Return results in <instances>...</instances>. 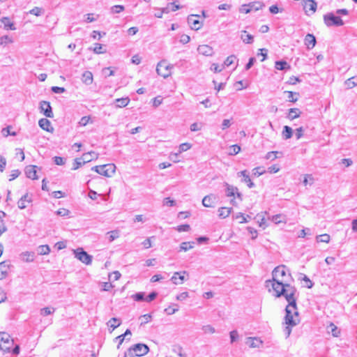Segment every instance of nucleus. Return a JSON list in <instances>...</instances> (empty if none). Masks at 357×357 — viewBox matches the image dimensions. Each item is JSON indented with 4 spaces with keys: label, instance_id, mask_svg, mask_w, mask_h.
Listing matches in <instances>:
<instances>
[{
    "label": "nucleus",
    "instance_id": "obj_1",
    "mask_svg": "<svg viewBox=\"0 0 357 357\" xmlns=\"http://www.w3.org/2000/svg\"><path fill=\"white\" fill-rule=\"evenodd\" d=\"M289 280L275 281V280H268L266 281V287L268 291H273L275 297L284 296L288 305L286 306L284 317V324L287 325L284 328V333L286 337H289L291 333V328L300 323L299 314L296 305L297 289L295 287L289 284Z\"/></svg>",
    "mask_w": 357,
    "mask_h": 357
},
{
    "label": "nucleus",
    "instance_id": "obj_2",
    "mask_svg": "<svg viewBox=\"0 0 357 357\" xmlns=\"http://www.w3.org/2000/svg\"><path fill=\"white\" fill-rule=\"evenodd\" d=\"M149 351V347L142 343H138L136 344H134L132 347H131L128 351V353H125V357H133L134 355L137 356H143L146 354H147Z\"/></svg>",
    "mask_w": 357,
    "mask_h": 357
},
{
    "label": "nucleus",
    "instance_id": "obj_3",
    "mask_svg": "<svg viewBox=\"0 0 357 357\" xmlns=\"http://www.w3.org/2000/svg\"><path fill=\"white\" fill-rule=\"evenodd\" d=\"M91 170L106 177H112L116 172V166L114 164H106L93 167Z\"/></svg>",
    "mask_w": 357,
    "mask_h": 357
},
{
    "label": "nucleus",
    "instance_id": "obj_4",
    "mask_svg": "<svg viewBox=\"0 0 357 357\" xmlns=\"http://www.w3.org/2000/svg\"><path fill=\"white\" fill-rule=\"evenodd\" d=\"M286 269L287 267L284 265L275 267L272 272L273 279L275 281L289 280L287 278L293 280L290 273L287 274Z\"/></svg>",
    "mask_w": 357,
    "mask_h": 357
},
{
    "label": "nucleus",
    "instance_id": "obj_5",
    "mask_svg": "<svg viewBox=\"0 0 357 357\" xmlns=\"http://www.w3.org/2000/svg\"><path fill=\"white\" fill-rule=\"evenodd\" d=\"M173 67V65L167 63V61L162 60L157 65L156 72L164 78H167L172 75Z\"/></svg>",
    "mask_w": 357,
    "mask_h": 357
},
{
    "label": "nucleus",
    "instance_id": "obj_6",
    "mask_svg": "<svg viewBox=\"0 0 357 357\" xmlns=\"http://www.w3.org/2000/svg\"><path fill=\"white\" fill-rule=\"evenodd\" d=\"M13 344V340L10 339L9 334L0 332V349L4 352H9Z\"/></svg>",
    "mask_w": 357,
    "mask_h": 357
},
{
    "label": "nucleus",
    "instance_id": "obj_7",
    "mask_svg": "<svg viewBox=\"0 0 357 357\" xmlns=\"http://www.w3.org/2000/svg\"><path fill=\"white\" fill-rule=\"evenodd\" d=\"M324 22L327 26H340L344 24L343 20L339 16H335L333 13L324 15Z\"/></svg>",
    "mask_w": 357,
    "mask_h": 357
},
{
    "label": "nucleus",
    "instance_id": "obj_8",
    "mask_svg": "<svg viewBox=\"0 0 357 357\" xmlns=\"http://www.w3.org/2000/svg\"><path fill=\"white\" fill-rule=\"evenodd\" d=\"M75 257L86 265H90L92 262L93 257L85 252L83 248H79L73 250Z\"/></svg>",
    "mask_w": 357,
    "mask_h": 357
},
{
    "label": "nucleus",
    "instance_id": "obj_9",
    "mask_svg": "<svg viewBox=\"0 0 357 357\" xmlns=\"http://www.w3.org/2000/svg\"><path fill=\"white\" fill-rule=\"evenodd\" d=\"M303 6L305 14L311 15L315 13L317 4L314 0H303Z\"/></svg>",
    "mask_w": 357,
    "mask_h": 357
},
{
    "label": "nucleus",
    "instance_id": "obj_10",
    "mask_svg": "<svg viewBox=\"0 0 357 357\" xmlns=\"http://www.w3.org/2000/svg\"><path fill=\"white\" fill-rule=\"evenodd\" d=\"M40 110L46 117L53 118L54 114L50 102L41 101L40 102Z\"/></svg>",
    "mask_w": 357,
    "mask_h": 357
},
{
    "label": "nucleus",
    "instance_id": "obj_11",
    "mask_svg": "<svg viewBox=\"0 0 357 357\" xmlns=\"http://www.w3.org/2000/svg\"><path fill=\"white\" fill-rule=\"evenodd\" d=\"M247 346L252 349H260L263 347V341L259 337H247Z\"/></svg>",
    "mask_w": 357,
    "mask_h": 357
},
{
    "label": "nucleus",
    "instance_id": "obj_12",
    "mask_svg": "<svg viewBox=\"0 0 357 357\" xmlns=\"http://www.w3.org/2000/svg\"><path fill=\"white\" fill-rule=\"evenodd\" d=\"M188 274L187 271H183L182 272H175L171 278V281L174 284H181L185 280L184 275Z\"/></svg>",
    "mask_w": 357,
    "mask_h": 357
},
{
    "label": "nucleus",
    "instance_id": "obj_13",
    "mask_svg": "<svg viewBox=\"0 0 357 357\" xmlns=\"http://www.w3.org/2000/svg\"><path fill=\"white\" fill-rule=\"evenodd\" d=\"M199 16L197 15H190L188 17V22L190 24L192 29L199 30L201 28V22L195 19V17H199Z\"/></svg>",
    "mask_w": 357,
    "mask_h": 357
},
{
    "label": "nucleus",
    "instance_id": "obj_14",
    "mask_svg": "<svg viewBox=\"0 0 357 357\" xmlns=\"http://www.w3.org/2000/svg\"><path fill=\"white\" fill-rule=\"evenodd\" d=\"M217 197L215 195L211 194L205 196L202 199V204L205 207H214Z\"/></svg>",
    "mask_w": 357,
    "mask_h": 357
},
{
    "label": "nucleus",
    "instance_id": "obj_15",
    "mask_svg": "<svg viewBox=\"0 0 357 357\" xmlns=\"http://www.w3.org/2000/svg\"><path fill=\"white\" fill-rule=\"evenodd\" d=\"M31 195L26 193L17 202V206L20 209H24L26 207V204L31 203Z\"/></svg>",
    "mask_w": 357,
    "mask_h": 357
},
{
    "label": "nucleus",
    "instance_id": "obj_16",
    "mask_svg": "<svg viewBox=\"0 0 357 357\" xmlns=\"http://www.w3.org/2000/svg\"><path fill=\"white\" fill-rule=\"evenodd\" d=\"M226 188V195L227 197H235L236 195L237 197H238L241 200H242L241 194L238 192L237 188L230 185L228 183H225Z\"/></svg>",
    "mask_w": 357,
    "mask_h": 357
},
{
    "label": "nucleus",
    "instance_id": "obj_17",
    "mask_svg": "<svg viewBox=\"0 0 357 357\" xmlns=\"http://www.w3.org/2000/svg\"><path fill=\"white\" fill-rule=\"evenodd\" d=\"M305 45L308 50L312 49L316 45V38L313 34L307 33L304 39Z\"/></svg>",
    "mask_w": 357,
    "mask_h": 357
},
{
    "label": "nucleus",
    "instance_id": "obj_18",
    "mask_svg": "<svg viewBox=\"0 0 357 357\" xmlns=\"http://www.w3.org/2000/svg\"><path fill=\"white\" fill-rule=\"evenodd\" d=\"M36 167H37L34 166V165H29L26 167L25 174L29 178H31L33 180L38 179V176L36 175Z\"/></svg>",
    "mask_w": 357,
    "mask_h": 357
},
{
    "label": "nucleus",
    "instance_id": "obj_19",
    "mask_svg": "<svg viewBox=\"0 0 357 357\" xmlns=\"http://www.w3.org/2000/svg\"><path fill=\"white\" fill-rule=\"evenodd\" d=\"M39 126L44 130L52 132L54 128L51 126L50 121L47 119H41L38 121Z\"/></svg>",
    "mask_w": 357,
    "mask_h": 357
},
{
    "label": "nucleus",
    "instance_id": "obj_20",
    "mask_svg": "<svg viewBox=\"0 0 357 357\" xmlns=\"http://www.w3.org/2000/svg\"><path fill=\"white\" fill-rule=\"evenodd\" d=\"M10 268V264L8 261H3L0 263V280L5 278L8 273Z\"/></svg>",
    "mask_w": 357,
    "mask_h": 357
},
{
    "label": "nucleus",
    "instance_id": "obj_21",
    "mask_svg": "<svg viewBox=\"0 0 357 357\" xmlns=\"http://www.w3.org/2000/svg\"><path fill=\"white\" fill-rule=\"evenodd\" d=\"M197 51L200 54L204 56H211L213 53L212 47L207 45H199L197 48Z\"/></svg>",
    "mask_w": 357,
    "mask_h": 357
},
{
    "label": "nucleus",
    "instance_id": "obj_22",
    "mask_svg": "<svg viewBox=\"0 0 357 357\" xmlns=\"http://www.w3.org/2000/svg\"><path fill=\"white\" fill-rule=\"evenodd\" d=\"M22 261L24 262H32L35 259V253L33 252H24L20 255Z\"/></svg>",
    "mask_w": 357,
    "mask_h": 357
},
{
    "label": "nucleus",
    "instance_id": "obj_23",
    "mask_svg": "<svg viewBox=\"0 0 357 357\" xmlns=\"http://www.w3.org/2000/svg\"><path fill=\"white\" fill-rule=\"evenodd\" d=\"M98 154L94 151H90L86 153H84L82 156V160L83 163H86L91 161L93 159L98 158Z\"/></svg>",
    "mask_w": 357,
    "mask_h": 357
},
{
    "label": "nucleus",
    "instance_id": "obj_24",
    "mask_svg": "<svg viewBox=\"0 0 357 357\" xmlns=\"http://www.w3.org/2000/svg\"><path fill=\"white\" fill-rule=\"evenodd\" d=\"M263 6H264L261 2L250 3L247 4V13L252 12L253 10H259V9L262 8Z\"/></svg>",
    "mask_w": 357,
    "mask_h": 357
},
{
    "label": "nucleus",
    "instance_id": "obj_25",
    "mask_svg": "<svg viewBox=\"0 0 357 357\" xmlns=\"http://www.w3.org/2000/svg\"><path fill=\"white\" fill-rule=\"evenodd\" d=\"M82 81L86 85H90L93 82V74L90 71H85L82 74Z\"/></svg>",
    "mask_w": 357,
    "mask_h": 357
},
{
    "label": "nucleus",
    "instance_id": "obj_26",
    "mask_svg": "<svg viewBox=\"0 0 357 357\" xmlns=\"http://www.w3.org/2000/svg\"><path fill=\"white\" fill-rule=\"evenodd\" d=\"M328 332L331 333L333 337H339L340 335V331L338 328L333 324L330 323V324L327 327Z\"/></svg>",
    "mask_w": 357,
    "mask_h": 357
},
{
    "label": "nucleus",
    "instance_id": "obj_27",
    "mask_svg": "<svg viewBox=\"0 0 357 357\" xmlns=\"http://www.w3.org/2000/svg\"><path fill=\"white\" fill-rule=\"evenodd\" d=\"M301 114V112L298 108H291L289 110V113L287 115V118L289 120H293L294 119L298 118Z\"/></svg>",
    "mask_w": 357,
    "mask_h": 357
},
{
    "label": "nucleus",
    "instance_id": "obj_28",
    "mask_svg": "<svg viewBox=\"0 0 357 357\" xmlns=\"http://www.w3.org/2000/svg\"><path fill=\"white\" fill-rule=\"evenodd\" d=\"M1 22L3 24L4 29H10V30H15L16 28L14 26V24L10 22V19L7 17H2L1 20Z\"/></svg>",
    "mask_w": 357,
    "mask_h": 357
},
{
    "label": "nucleus",
    "instance_id": "obj_29",
    "mask_svg": "<svg viewBox=\"0 0 357 357\" xmlns=\"http://www.w3.org/2000/svg\"><path fill=\"white\" fill-rule=\"evenodd\" d=\"M121 324V321L119 319L113 317L110 319L108 322L107 323V325L112 328V331L115 328H118Z\"/></svg>",
    "mask_w": 357,
    "mask_h": 357
},
{
    "label": "nucleus",
    "instance_id": "obj_30",
    "mask_svg": "<svg viewBox=\"0 0 357 357\" xmlns=\"http://www.w3.org/2000/svg\"><path fill=\"white\" fill-rule=\"evenodd\" d=\"M116 103V107H124L128 105L130 102L129 98H121L115 100Z\"/></svg>",
    "mask_w": 357,
    "mask_h": 357
},
{
    "label": "nucleus",
    "instance_id": "obj_31",
    "mask_svg": "<svg viewBox=\"0 0 357 357\" xmlns=\"http://www.w3.org/2000/svg\"><path fill=\"white\" fill-rule=\"evenodd\" d=\"M292 128L288 126H285L282 130V137L284 139H290L292 137Z\"/></svg>",
    "mask_w": 357,
    "mask_h": 357
},
{
    "label": "nucleus",
    "instance_id": "obj_32",
    "mask_svg": "<svg viewBox=\"0 0 357 357\" xmlns=\"http://www.w3.org/2000/svg\"><path fill=\"white\" fill-rule=\"evenodd\" d=\"M231 213V208L227 207H222L218 210V216L220 218H225Z\"/></svg>",
    "mask_w": 357,
    "mask_h": 357
},
{
    "label": "nucleus",
    "instance_id": "obj_33",
    "mask_svg": "<svg viewBox=\"0 0 357 357\" xmlns=\"http://www.w3.org/2000/svg\"><path fill=\"white\" fill-rule=\"evenodd\" d=\"M6 216V213L3 211H0V236L2 235L7 230V227L5 225L3 218Z\"/></svg>",
    "mask_w": 357,
    "mask_h": 357
},
{
    "label": "nucleus",
    "instance_id": "obj_34",
    "mask_svg": "<svg viewBox=\"0 0 357 357\" xmlns=\"http://www.w3.org/2000/svg\"><path fill=\"white\" fill-rule=\"evenodd\" d=\"M195 243L194 242H183L180 245L179 251L186 252L194 248Z\"/></svg>",
    "mask_w": 357,
    "mask_h": 357
},
{
    "label": "nucleus",
    "instance_id": "obj_35",
    "mask_svg": "<svg viewBox=\"0 0 357 357\" xmlns=\"http://www.w3.org/2000/svg\"><path fill=\"white\" fill-rule=\"evenodd\" d=\"M270 220L275 224H279L280 222H286L284 215H283L282 214H277L273 215L271 218H270Z\"/></svg>",
    "mask_w": 357,
    "mask_h": 357
},
{
    "label": "nucleus",
    "instance_id": "obj_36",
    "mask_svg": "<svg viewBox=\"0 0 357 357\" xmlns=\"http://www.w3.org/2000/svg\"><path fill=\"white\" fill-rule=\"evenodd\" d=\"M275 67L277 70H282L286 68H290L289 65L286 61H278L275 62Z\"/></svg>",
    "mask_w": 357,
    "mask_h": 357
},
{
    "label": "nucleus",
    "instance_id": "obj_37",
    "mask_svg": "<svg viewBox=\"0 0 357 357\" xmlns=\"http://www.w3.org/2000/svg\"><path fill=\"white\" fill-rule=\"evenodd\" d=\"M314 177L312 176V174H305L304 175V179L303 181V183L304 185H312L313 183H314Z\"/></svg>",
    "mask_w": 357,
    "mask_h": 357
},
{
    "label": "nucleus",
    "instance_id": "obj_38",
    "mask_svg": "<svg viewBox=\"0 0 357 357\" xmlns=\"http://www.w3.org/2000/svg\"><path fill=\"white\" fill-rule=\"evenodd\" d=\"M50 252V248L47 245H40L38 248V252L39 255H47Z\"/></svg>",
    "mask_w": 357,
    "mask_h": 357
},
{
    "label": "nucleus",
    "instance_id": "obj_39",
    "mask_svg": "<svg viewBox=\"0 0 357 357\" xmlns=\"http://www.w3.org/2000/svg\"><path fill=\"white\" fill-rule=\"evenodd\" d=\"M55 311V308L54 307H43L40 310V314L42 316H47V315H50V314H52V313H54Z\"/></svg>",
    "mask_w": 357,
    "mask_h": 357
},
{
    "label": "nucleus",
    "instance_id": "obj_40",
    "mask_svg": "<svg viewBox=\"0 0 357 357\" xmlns=\"http://www.w3.org/2000/svg\"><path fill=\"white\" fill-rule=\"evenodd\" d=\"M354 79V77H352L351 78L347 79L344 82V86L347 87V89H351L357 86V82L353 81Z\"/></svg>",
    "mask_w": 357,
    "mask_h": 357
},
{
    "label": "nucleus",
    "instance_id": "obj_41",
    "mask_svg": "<svg viewBox=\"0 0 357 357\" xmlns=\"http://www.w3.org/2000/svg\"><path fill=\"white\" fill-rule=\"evenodd\" d=\"M316 238L318 243H328L330 241L331 237L328 234H324L317 236Z\"/></svg>",
    "mask_w": 357,
    "mask_h": 357
},
{
    "label": "nucleus",
    "instance_id": "obj_42",
    "mask_svg": "<svg viewBox=\"0 0 357 357\" xmlns=\"http://www.w3.org/2000/svg\"><path fill=\"white\" fill-rule=\"evenodd\" d=\"M93 51L95 54H104L106 52V50L104 49L102 45H101L100 43L95 44V47H94Z\"/></svg>",
    "mask_w": 357,
    "mask_h": 357
},
{
    "label": "nucleus",
    "instance_id": "obj_43",
    "mask_svg": "<svg viewBox=\"0 0 357 357\" xmlns=\"http://www.w3.org/2000/svg\"><path fill=\"white\" fill-rule=\"evenodd\" d=\"M236 58L234 55H231V56H228L226 59V60L224 61V63L222 64V66H224V68L225 67H229L231 64H233L234 63V61H236Z\"/></svg>",
    "mask_w": 357,
    "mask_h": 357
},
{
    "label": "nucleus",
    "instance_id": "obj_44",
    "mask_svg": "<svg viewBox=\"0 0 357 357\" xmlns=\"http://www.w3.org/2000/svg\"><path fill=\"white\" fill-rule=\"evenodd\" d=\"M287 93H288L287 98L289 102H295L298 100V93L292 91H287Z\"/></svg>",
    "mask_w": 357,
    "mask_h": 357
},
{
    "label": "nucleus",
    "instance_id": "obj_45",
    "mask_svg": "<svg viewBox=\"0 0 357 357\" xmlns=\"http://www.w3.org/2000/svg\"><path fill=\"white\" fill-rule=\"evenodd\" d=\"M192 147V144L188 142L181 144L178 147V153H181L182 152L186 151L190 149Z\"/></svg>",
    "mask_w": 357,
    "mask_h": 357
},
{
    "label": "nucleus",
    "instance_id": "obj_46",
    "mask_svg": "<svg viewBox=\"0 0 357 357\" xmlns=\"http://www.w3.org/2000/svg\"><path fill=\"white\" fill-rule=\"evenodd\" d=\"M43 9L39 7H34L29 11L30 14L34 15L36 16H40L42 14H43Z\"/></svg>",
    "mask_w": 357,
    "mask_h": 357
},
{
    "label": "nucleus",
    "instance_id": "obj_47",
    "mask_svg": "<svg viewBox=\"0 0 357 357\" xmlns=\"http://www.w3.org/2000/svg\"><path fill=\"white\" fill-rule=\"evenodd\" d=\"M11 126H7L2 129V134L3 136L7 137L8 135L15 136L17 133L15 132H10Z\"/></svg>",
    "mask_w": 357,
    "mask_h": 357
},
{
    "label": "nucleus",
    "instance_id": "obj_48",
    "mask_svg": "<svg viewBox=\"0 0 357 357\" xmlns=\"http://www.w3.org/2000/svg\"><path fill=\"white\" fill-rule=\"evenodd\" d=\"M266 172V170L264 167H257L253 169L252 175L255 176H259Z\"/></svg>",
    "mask_w": 357,
    "mask_h": 357
},
{
    "label": "nucleus",
    "instance_id": "obj_49",
    "mask_svg": "<svg viewBox=\"0 0 357 357\" xmlns=\"http://www.w3.org/2000/svg\"><path fill=\"white\" fill-rule=\"evenodd\" d=\"M125 10V7L122 5H115L111 8L112 13H120Z\"/></svg>",
    "mask_w": 357,
    "mask_h": 357
},
{
    "label": "nucleus",
    "instance_id": "obj_50",
    "mask_svg": "<svg viewBox=\"0 0 357 357\" xmlns=\"http://www.w3.org/2000/svg\"><path fill=\"white\" fill-rule=\"evenodd\" d=\"M202 331L204 333H214L215 332V329L211 325H205L202 326Z\"/></svg>",
    "mask_w": 357,
    "mask_h": 357
},
{
    "label": "nucleus",
    "instance_id": "obj_51",
    "mask_svg": "<svg viewBox=\"0 0 357 357\" xmlns=\"http://www.w3.org/2000/svg\"><path fill=\"white\" fill-rule=\"evenodd\" d=\"M140 319H142L140 325H144L145 324L149 323L151 319V315L149 314H146L139 317Z\"/></svg>",
    "mask_w": 357,
    "mask_h": 357
},
{
    "label": "nucleus",
    "instance_id": "obj_52",
    "mask_svg": "<svg viewBox=\"0 0 357 357\" xmlns=\"http://www.w3.org/2000/svg\"><path fill=\"white\" fill-rule=\"evenodd\" d=\"M256 218L257 219V222L259 223V227H263V229H265L266 225L264 216L257 215Z\"/></svg>",
    "mask_w": 357,
    "mask_h": 357
},
{
    "label": "nucleus",
    "instance_id": "obj_53",
    "mask_svg": "<svg viewBox=\"0 0 357 357\" xmlns=\"http://www.w3.org/2000/svg\"><path fill=\"white\" fill-rule=\"evenodd\" d=\"M224 69V66L222 64L221 66H219L216 63H213L211 66V70L215 73H220Z\"/></svg>",
    "mask_w": 357,
    "mask_h": 357
},
{
    "label": "nucleus",
    "instance_id": "obj_54",
    "mask_svg": "<svg viewBox=\"0 0 357 357\" xmlns=\"http://www.w3.org/2000/svg\"><path fill=\"white\" fill-rule=\"evenodd\" d=\"M13 40L8 36H3L0 37V45H6L8 43H12Z\"/></svg>",
    "mask_w": 357,
    "mask_h": 357
},
{
    "label": "nucleus",
    "instance_id": "obj_55",
    "mask_svg": "<svg viewBox=\"0 0 357 357\" xmlns=\"http://www.w3.org/2000/svg\"><path fill=\"white\" fill-rule=\"evenodd\" d=\"M53 159L54 163L57 165H63L66 162V159L62 157L55 156Z\"/></svg>",
    "mask_w": 357,
    "mask_h": 357
},
{
    "label": "nucleus",
    "instance_id": "obj_56",
    "mask_svg": "<svg viewBox=\"0 0 357 357\" xmlns=\"http://www.w3.org/2000/svg\"><path fill=\"white\" fill-rule=\"evenodd\" d=\"M238 338V333L236 331H232L230 332V339L231 343L236 342Z\"/></svg>",
    "mask_w": 357,
    "mask_h": 357
},
{
    "label": "nucleus",
    "instance_id": "obj_57",
    "mask_svg": "<svg viewBox=\"0 0 357 357\" xmlns=\"http://www.w3.org/2000/svg\"><path fill=\"white\" fill-rule=\"evenodd\" d=\"M84 163L82 162V158H76L73 163V167L72 168L73 170H76L79 168Z\"/></svg>",
    "mask_w": 357,
    "mask_h": 357
},
{
    "label": "nucleus",
    "instance_id": "obj_58",
    "mask_svg": "<svg viewBox=\"0 0 357 357\" xmlns=\"http://www.w3.org/2000/svg\"><path fill=\"white\" fill-rule=\"evenodd\" d=\"M133 298L136 301H145L144 293L139 292L133 295Z\"/></svg>",
    "mask_w": 357,
    "mask_h": 357
},
{
    "label": "nucleus",
    "instance_id": "obj_59",
    "mask_svg": "<svg viewBox=\"0 0 357 357\" xmlns=\"http://www.w3.org/2000/svg\"><path fill=\"white\" fill-rule=\"evenodd\" d=\"M202 123H193L190 126V130L192 132L199 131L202 129Z\"/></svg>",
    "mask_w": 357,
    "mask_h": 357
},
{
    "label": "nucleus",
    "instance_id": "obj_60",
    "mask_svg": "<svg viewBox=\"0 0 357 357\" xmlns=\"http://www.w3.org/2000/svg\"><path fill=\"white\" fill-rule=\"evenodd\" d=\"M56 213L58 215L65 217V216H68L69 215L70 211H69V210H68L66 208H60L56 212Z\"/></svg>",
    "mask_w": 357,
    "mask_h": 357
},
{
    "label": "nucleus",
    "instance_id": "obj_61",
    "mask_svg": "<svg viewBox=\"0 0 357 357\" xmlns=\"http://www.w3.org/2000/svg\"><path fill=\"white\" fill-rule=\"evenodd\" d=\"M107 234L109 235L108 238L109 242L113 241L114 239L119 237V233L116 231L108 232Z\"/></svg>",
    "mask_w": 357,
    "mask_h": 357
},
{
    "label": "nucleus",
    "instance_id": "obj_62",
    "mask_svg": "<svg viewBox=\"0 0 357 357\" xmlns=\"http://www.w3.org/2000/svg\"><path fill=\"white\" fill-rule=\"evenodd\" d=\"M190 229L189 225L185 224L177 227L176 230L179 232L188 231Z\"/></svg>",
    "mask_w": 357,
    "mask_h": 357
},
{
    "label": "nucleus",
    "instance_id": "obj_63",
    "mask_svg": "<svg viewBox=\"0 0 357 357\" xmlns=\"http://www.w3.org/2000/svg\"><path fill=\"white\" fill-rule=\"evenodd\" d=\"M231 119H224L222 123V126H221V128L222 130H225L228 128H229L231 125Z\"/></svg>",
    "mask_w": 357,
    "mask_h": 357
},
{
    "label": "nucleus",
    "instance_id": "obj_64",
    "mask_svg": "<svg viewBox=\"0 0 357 357\" xmlns=\"http://www.w3.org/2000/svg\"><path fill=\"white\" fill-rule=\"evenodd\" d=\"M20 174V172L18 169H14L11 172V174L10 175L9 181H13L17 178Z\"/></svg>",
    "mask_w": 357,
    "mask_h": 357
}]
</instances>
